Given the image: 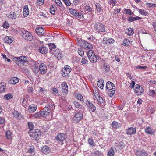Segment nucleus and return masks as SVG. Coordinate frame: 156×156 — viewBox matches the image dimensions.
I'll return each instance as SVG.
<instances>
[{"instance_id": "39448f33", "label": "nucleus", "mask_w": 156, "mask_h": 156, "mask_svg": "<svg viewBox=\"0 0 156 156\" xmlns=\"http://www.w3.org/2000/svg\"><path fill=\"white\" fill-rule=\"evenodd\" d=\"M94 29L98 33L103 32L105 30V25L100 23H96L94 24Z\"/></svg>"}, {"instance_id": "c756f323", "label": "nucleus", "mask_w": 156, "mask_h": 156, "mask_svg": "<svg viewBox=\"0 0 156 156\" xmlns=\"http://www.w3.org/2000/svg\"><path fill=\"white\" fill-rule=\"evenodd\" d=\"M8 17L12 20L15 19L17 17L16 14L14 12H10L9 14H8Z\"/></svg>"}, {"instance_id": "423d86ee", "label": "nucleus", "mask_w": 156, "mask_h": 156, "mask_svg": "<svg viewBox=\"0 0 156 156\" xmlns=\"http://www.w3.org/2000/svg\"><path fill=\"white\" fill-rule=\"evenodd\" d=\"M72 70L71 68L68 65L65 66L64 68L62 69V75L64 77H68Z\"/></svg>"}, {"instance_id": "603ef678", "label": "nucleus", "mask_w": 156, "mask_h": 156, "mask_svg": "<svg viewBox=\"0 0 156 156\" xmlns=\"http://www.w3.org/2000/svg\"><path fill=\"white\" fill-rule=\"evenodd\" d=\"M40 117V114L38 113H36L32 115L31 116V118L32 119H35L38 118H39Z\"/></svg>"}, {"instance_id": "7ed1b4c3", "label": "nucleus", "mask_w": 156, "mask_h": 156, "mask_svg": "<svg viewBox=\"0 0 156 156\" xmlns=\"http://www.w3.org/2000/svg\"><path fill=\"white\" fill-rule=\"evenodd\" d=\"M83 111L82 110H80L78 112L73 118V122L76 123H78L83 119Z\"/></svg>"}, {"instance_id": "ddd939ff", "label": "nucleus", "mask_w": 156, "mask_h": 156, "mask_svg": "<svg viewBox=\"0 0 156 156\" xmlns=\"http://www.w3.org/2000/svg\"><path fill=\"white\" fill-rule=\"evenodd\" d=\"M136 128L133 127L128 128L126 130V133L128 135H134L136 133Z\"/></svg>"}, {"instance_id": "5701e85b", "label": "nucleus", "mask_w": 156, "mask_h": 156, "mask_svg": "<svg viewBox=\"0 0 156 156\" xmlns=\"http://www.w3.org/2000/svg\"><path fill=\"white\" fill-rule=\"evenodd\" d=\"M29 13L28 8L27 5H25L23 9V14L24 17L28 16Z\"/></svg>"}, {"instance_id": "2eb2a0df", "label": "nucleus", "mask_w": 156, "mask_h": 156, "mask_svg": "<svg viewBox=\"0 0 156 156\" xmlns=\"http://www.w3.org/2000/svg\"><path fill=\"white\" fill-rule=\"evenodd\" d=\"M134 90L135 92L138 94V95L140 94L144 91V90L142 88V87L138 84L136 85Z\"/></svg>"}, {"instance_id": "774afa93", "label": "nucleus", "mask_w": 156, "mask_h": 156, "mask_svg": "<svg viewBox=\"0 0 156 156\" xmlns=\"http://www.w3.org/2000/svg\"><path fill=\"white\" fill-rule=\"evenodd\" d=\"M108 43H109V44L110 45L111 44H112L114 43L115 42V40L112 38H110L108 39Z\"/></svg>"}, {"instance_id": "2f4dec72", "label": "nucleus", "mask_w": 156, "mask_h": 156, "mask_svg": "<svg viewBox=\"0 0 156 156\" xmlns=\"http://www.w3.org/2000/svg\"><path fill=\"white\" fill-rule=\"evenodd\" d=\"M41 151L44 154L48 153L50 152V150L48 147L45 145L42 147Z\"/></svg>"}, {"instance_id": "4c0bfd02", "label": "nucleus", "mask_w": 156, "mask_h": 156, "mask_svg": "<svg viewBox=\"0 0 156 156\" xmlns=\"http://www.w3.org/2000/svg\"><path fill=\"white\" fill-rule=\"evenodd\" d=\"M90 61L92 63H95L97 62L98 58L97 56L95 55H92V56L90 57L89 58Z\"/></svg>"}, {"instance_id": "3c124183", "label": "nucleus", "mask_w": 156, "mask_h": 156, "mask_svg": "<svg viewBox=\"0 0 156 156\" xmlns=\"http://www.w3.org/2000/svg\"><path fill=\"white\" fill-rule=\"evenodd\" d=\"M95 6L96 7V9L97 12H100L102 10L100 5L98 3H97L95 5Z\"/></svg>"}, {"instance_id": "5fc2aeb1", "label": "nucleus", "mask_w": 156, "mask_h": 156, "mask_svg": "<svg viewBox=\"0 0 156 156\" xmlns=\"http://www.w3.org/2000/svg\"><path fill=\"white\" fill-rule=\"evenodd\" d=\"M6 136L8 139H10L12 138L11 133V132L8 130L6 132Z\"/></svg>"}, {"instance_id": "8fccbe9b", "label": "nucleus", "mask_w": 156, "mask_h": 156, "mask_svg": "<svg viewBox=\"0 0 156 156\" xmlns=\"http://www.w3.org/2000/svg\"><path fill=\"white\" fill-rule=\"evenodd\" d=\"M76 99L81 101H84V99L83 96L80 94H78L76 96Z\"/></svg>"}, {"instance_id": "a19ab883", "label": "nucleus", "mask_w": 156, "mask_h": 156, "mask_svg": "<svg viewBox=\"0 0 156 156\" xmlns=\"http://www.w3.org/2000/svg\"><path fill=\"white\" fill-rule=\"evenodd\" d=\"M115 145L120 149H122L124 147V143L122 141L120 142L119 143H116Z\"/></svg>"}, {"instance_id": "6e6552de", "label": "nucleus", "mask_w": 156, "mask_h": 156, "mask_svg": "<svg viewBox=\"0 0 156 156\" xmlns=\"http://www.w3.org/2000/svg\"><path fill=\"white\" fill-rule=\"evenodd\" d=\"M55 139L59 143L62 144L63 142L65 140V135L64 133H59L55 137Z\"/></svg>"}, {"instance_id": "f704fd0d", "label": "nucleus", "mask_w": 156, "mask_h": 156, "mask_svg": "<svg viewBox=\"0 0 156 156\" xmlns=\"http://www.w3.org/2000/svg\"><path fill=\"white\" fill-rule=\"evenodd\" d=\"M97 85L98 87L101 89H103L104 85V81L102 79H100L98 81Z\"/></svg>"}, {"instance_id": "e433bc0d", "label": "nucleus", "mask_w": 156, "mask_h": 156, "mask_svg": "<svg viewBox=\"0 0 156 156\" xmlns=\"http://www.w3.org/2000/svg\"><path fill=\"white\" fill-rule=\"evenodd\" d=\"M56 9L57 7L55 5H51L50 8V13L52 15H54Z\"/></svg>"}, {"instance_id": "473e14b6", "label": "nucleus", "mask_w": 156, "mask_h": 156, "mask_svg": "<svg viewBox=\"0 0 156 156\" xmlns=\"http://www.w3.org/2000/svg\"><path fill=\"white\" fill-rule=\"evenodd\" d=\"M6 84L4 82L0 83V92L2 93L5 90Z\"/></svg>"}, {"instance_id": "a878e982", "label": "nucleus", "mask_w": 156, "mask_h": 156, "mask_svg": "<svg viewBox=\"0 0 156 156\" xmlns=\"http://www.w3.org/2000/svg\"><path fill=\"white\" fill-rule=\"evenodd\" d=\"M132 41H130L129 39L126 38L123 41V45L124 46H128L132 44Z\"/></svg>"}, {"instance_id": "0e129e2a", "label": "nucleus", "mask_w": 156, "mask_h": 156, "mask_svg": "<svg viewBox=\"0 0 156 156\" xmlns=\"http://www.w3.org/2000/svg\"><path fill=\"white\" fill-rule=\"evenodd\" d=\"M146 5L149 8L151 7H156V5L155 4H153L151 3H147Z\"/></svg>"}, {"instance_id": "13d9d810", "label": "nucleus", "mask_w": 156, "mask_h": 156, "mask_svg": "<svg viewBox=\"0 0 156 156\" xmlns=\"http://www.w3.org/2000/svg\"><path fill=\"white\" fill-rule=\"evenodd\" d=\"M28 125L30 130H34L33 129L34 125L32 122H28Z\"/></svg>"}, {"instance_id": "393cba45", "label": "nucleus", "mask_w": 156, "mask_h": 156, "mask_svg": "<svg viewBox=\"0 0 156 156\" xmlns=\"http://www.w3.org/2000/svg\"><path fill=\"white\" fill-rule=\"evenodd\" d=\"M19 82V79L16 77H13L10 79L9 81V83L12 84H15Z\"/></svg>"}, {"instance_id": "f8f14e48", "label": "nucleus", "mask_w": 156, "mask_h": 156, "mask_svg": "<svg viewBox=\"0 0 156 156\" xmlns=\"http://www.w3.org/2000/svg\"><path fill=\"white\" fill-rule=\"evenodd\" d=\"M44 102L46 104V105L52 108L55 106L54 102L49 98H45L44 99Z\"/></svg>"}, {"instance_id": "4468645a", "label": "nucleus", "mask_w": 156, "mask_h": 156, "mask_svg": "<svg viewBox=\"0 0 156 156\" xmlns=\"http://www.w3.org/2000/svg\"><path fill=\"white\" fill-rule=\"evenodd\" d=\"M39 70L41 74L44 75L47 72V67L44 63H41L39 67Z\"/></svg>"}, {"instance_id": "4d7b16f0", "label": "nucleus", "mask_w": 156, "mask_h": 156, "mask_svg": "<svg viewBox=\"0 0 156 156\" xmlns=\"http://www.w3.org/2000/svg\"><path fill=\"white\" fill-rule=\"evenodd\" d=\"M65 4V5L67 6H70L71 4L70 1L69 0H62Z\"/></svg>"}, {"instance_id": "de8ad7c7", "label": "nucleus", "mask_w": 156, "mask_h": 156, "mask_svg": "<svg viewBox=\"0 0 156 156\" xmlns=\"http://www.w3.org/2000/svg\"><path fill=\"white\" fill-rule=\"evenodd\" d=\"M95 55L94 52L90 49L87 52V56L88 58L90 57H91L92 55Z\"/></svg>"}, {"instance_id": "c85d7f7f", "label": "nucleus", "mask_w": 156, "mask_h": 156, "mask_svg": "<svg viewBox=\"0 0 156 156\" xmlns=\"http://www.w3.org/2000/svg\"><path fill=\"white\" fill-rule=\"evenodd\" d=\"M37 109V106L35 105H31L28 107V110L30 112H34Z\"/></svg>"}, {"instance_id": "6e6d98bb", "label": "nucleus", "mask_w": 156, "mask_h": 156, "mask_svg": "<svg viewBox=\"0 0 156 156\" xmlns=\"http://www.w3.org/2000/svg\"><path fill=\"white\" fill-rule=\"evenodd\" d=\"M128 34L129 36H131L133 35V34L134 33V31H133V29L131 28H129L128 29Z\"/></svg>"}, {"instance_id": "4be33fe9", "label": "nucleus", "mask_w": 156, "mask_h": 156, "mask_svg": "<svg viewBox=\"0 0 156 156\" xmlns=\"http://www.w3.org/2000/svg\"><path fill=\"white\" fill-rule=\"evenodd\" d=\"M38 51L41 54H46L48 52V49L46 47L43 45H41V47H39Z\"/></svg>"}, {"instance_id": "c9c22d12", "label": "nucleus", "mask_w": 156, "mask_h": 156, "mask_svg": "<svg viewBox=\"0 0 156 156\" xmlns=\"http://www.w3.org/2000/svg\"><path fill=\"white\" fill-rule=\"evenodd\" d=\"M102 67L105 72H108L109 71L110 66L108 64L104 63L103 64Z\"/></svg>"}, {"instance_id": "ea45409f", "label": "nucleus", "mask_w": 156, "mask_h": 156, "mask_svg": "<svg viewBox=\"0 0 156 156\" xmlns=\"http://www.w3.org/2000/svg\"><path fill=\"white\" fill-rule=\"evenodd\" d=\"M108 156H114L115 155V151L111 147L109 150L107 154Z\"/></svg>"}, {"instance_id": "9d476101", "label": "nucleus", "mask_w": 156, "mask_h": 156, "mask_svg": "<svg viewBox=\"0 0 156 156\" xmlns=\"http://www.w3.org/2000/svg\"><path fill=\"white\" fill-rule=\"evenodd\" d=\"M69 11L71 14L78 18H81L82 15V14L78 12L76 9L69 8Z\"/></svg>"}, {"instance_id": "338daca9", "label": "nucleus", "mask_w": 156, "mask_h": 156, "mask_svg": "<svg viewBox=\"0 0 156 156\" xmlns=\"http://www.w3.org/2000/svg\"><path fill=\"white\" fill-rule=\"evenodd\" d=\"M55 2L57 5L59 7H61L62 4L60 0H55Z\"/></svg>"}, {"instance_id": "bb28decb", "label": "nucleus", "mask_w": 156, "mask_h": 156, "mask_svg": "<svg viewBox=\"0 0 156 156\" xmlns=\"http://www.w3.org/2000/svg\"><path fill=\"white\" fill-rule=\"evenodd\" d=\"M13 41V38L12 37L6 36L4 38L5 42L9 44H11Z\"/></svg>"}, {"instance_id": "72a5a7b5", "label": "nucleus", "mask_w": 156, "mask_h": 156, "mask_svg": "<svg viewBox=\"0 0 156 156\" xmlns=\"http://www.w3.org/2000/svg\"><path fill=\"white\" fill-rule=\"evenodd\" d=\"M145 132L146 133L151 135L154 133V131L150 127H147L145 129Z\"/></svg>"}, {"instance_id": "412c9836", "label": "nucleus", "mask_w": 156, "mask_h": 156, "mask_svg": "<svg viewBox=\"0 0 156 156\" xmlns=\"http://www.w3.org/2000/svg\"><path fill=\"white\" fill-rule=\"evenodd\" d=\"M35 31L37 34L39 35H42L44 33V30L41 27L37 28L36 29Z\"/></svg>"}, {"instance_id": "864d4df0", "label": "nucleus", "mask_w": 156, "mask_h": 156, "mask_svg": "<svg viewBox=\"0 0 156 156\" xmlns=\"http://www.w3.org/2000/svg\"><path fill=\"white\" fill-rule=\"evenodd\" d=\"M78 53L79 55L81 56H83L84 54V51L82 48H79L78 51Z\"/></svg>"}, {"instance_id": "a211bd4d", "label": "nucleus", "mask_w": 156, "mask_h": 156, "mask_svg": "<svg viewBox=\"0 0 156 156\" xmlns=\"http://www.w3.org/2000/svg\"><path fill=\"white\" fill-rule=\"evenodd\" d=\"M106 87L107 90H110L111 89H115V86L114 84L110 81H108L106 83Z\"/></svg>"}, {"instance_id": "49530a36", "label": "nucleus", "mask_w": 156, "mask_h": 156, "mask_svg": "<svg viewBox=\"0 0 156 156\" xmlns=\"http://www.w3.org/2000/svg\"><path fill=\"white\" fill-rule=\"evenodd\" d=\"M108 41V39L107 38H104L103 39L102 42L104 45V47L109 45Z\"/></svg>"}, {"instance_id": "20e7f679", "label": "nucleus", "mask_w": 156, "mask_h": 156, "mask_svg": "<svg viewBox=\"0 0 156 156\" xmlns=\"http://www.w3.org/2000/svg\"><path fill=\"white\" fill-rule=\"evenodd\" d=\"M78 45L80 46L83 48L84 49L89 50L93 48V46L91 44H90L85 41H82L81 40H79Z\"/></svg>"}, {"instance_id": "09e8293b", "label": "nucleus", "mask_w": 156, "mask_h": 156, "mask_svg": "<svg viewBox=\"0 0 156 156\" xmlns=\"http://www.w3.org/2000/svg\"><path fill=\"white\" fill-rule=\"evenodd\" d=\"M13 97L12 94L8 93L4 96V98L6 100H9L12 98Z\"/></svg>"}, {"instance_id": "680f3d73", "label": "nucleus", "mask_w": 156, "mask_h": 156, "mask_svg": "<svg viewBox=\"0 0 156 156\" xmlns=\"http://www.w3.org/2000/svg\"><path fill=\"white\" fill-rule=\"evenodd\" d=\"M74 104L75 105V106L77 108H79V109L81 108L82 106L78 102L76 101H74Z\"/></svg>"}, {"instance_id": "a18cd8bd", "label": "nucleus", "mask_w": 156, "mask_h": 156, "mask_svg": "<svg viewBox=\"0 0 156 156\" xmlns=\"http://www.w3.org/2000/svg\"><path fill=\"white\" fill-rule=\"evenodd\" d=\"M115 89H111V90H108V94L109 95V96L110 97H112L113 95L115 94V91L114 90Z\"/></svg>"}, {"instance_id": "052dcab7", "label": "nucleus", "mask_w": 156, "mask_h": 156, "mask_svg": "<svg viewBox=\"0 0 156 156\" xmlns=\"http://www.w3.org/2000/svg\"><path fill=\"white\" fill-rule=\"evenodd\" d=\"M97 99L98 102V104L100 105V104H101L103 102V98L100 96H98V98H97Z\"/></svg>"}, {"instance_id": "b1692460", "label": "nucleus", "mask_w": 156, "mask_h": 156, "mask_svg": "<svg viewBox=\"0 0 156 156\" xmlns=\"http://www.w3.org/2000/svg\"><path fill=\"white\" fill-rule=\"evenodd\" d=\"M56 56L58 58L61 59L62 57V53L58 49L56 50L55 52L53 54Z\"/></svg>"}, {"instance_id": "7c9ffc66", "label": "nucleus", "mask_w": 156, "mask_h": 156, "mask_svg": "<svg viewBox=\"0 0 156 156\" xmlns=\"http://www.w3.org/2000/svg\"><path fill=\"white\" fill-rule=\"evenodd\" d=\"M55 106H54V107H53L52 108H51L50 107L46 105L45 107L43 108V110H44L48 115V114L51 111L53 110Z\"/></svg>"}, {"instance_id": "37998d69", "label": "nucleus", "mask_w": 156, "mask_h": 156, "mask_svg": "<svg viewBox=\"0 0 156 156\" xmlns=\"http://www.w3.org/2000/svg\"><path fill=\"white\" fill-rule=\"evenodd\" d=\"M44 2V0H37L36 3V6H41L43 5Z\"/></svg>"}, {"instance_id": "1a4fd4ad", "label": "nucleus", "mask_w": 156, "mask_h": 156, "mask_svg": "<svg viewBox=\"0 0 156 156\" xmlns=\"http://www.w3.org/2000/svg\"><path fill=\"white\" fill-rule=\"evenodd\" d=\"M37 63V61H34L32 66V70L36 75H38L39 73V68H38V65Z\"/></svg>"}, {"instance_id": "f3484780", "label": "nucleus", "mask_w": 156, "mask_h": 156, "mask_svg": "<svg viewBox=\"0 0 156 156\" xmlns=\"http://www.w3.org/2000/svg\"><path fill=\"white\" fill-rule=\"evenodd\" d=\"M62 88V91L66 94H67L68 93V87L67 84L65 82L62 83L61 84Z\"/></svg>"}, {"instance_id": "f257e3e1", "label": "nucleus", "mask_w": 156, "mask_h": 156, "mask_svg": "<svg viewBox=\"0 0 156 156\" xmlns=\"http://www.w3.org/2000/svg\"><path fill=\"white\" fill-rule=\"evenodd\" d=\"M28 59L27 57L22 56L19 57H15L13 60L18 66H21L24 65V63L28 62Z\"/></svg>"}, {"instance_id": "dca6fc26", "label": "nucleus", "mask_w": 156, "mask_h": 156, "mask_svg": "<svg viewBox=\"0 0 156 156\" xmlns=\"http://www.w3.org/2000/svg\"><path fill=\"white\" fill-rule=\"evenodd\" d=\"M136 156H148V154L145 151L138 149L136 151Z\"/></svg>"}, {"instance_id": "c03bdc74", "label": "nucleus", "mask_w": 156, "mask_h": 156, "mask_svg": "<svg viewBox=\"0 0 156 156\" xmlns=\"http://www.w3.org/2000/svg\"><path fill=\"white\" fill-rule=\"evenodd\" d=\"M88 143L92 147H94L95 146V144L92 138H89L88 140Z\"/></svg>"}, {"instance_id": "69168bd1", "label": "nucleus", "mask_w": 156, "mask_h": 156, "mask_svg": "<svg viewBox=\"0 0 156 156\" xmlns=\"http://www.w3.org/2000/svg\"><path fill=\"white\" fill-rule=\"evenodd\" d=\"M39 113L40 114V116L41 115L43 117H45L46 115H47L44 110L42 111H40Z\"/></svg>"}, {"instance_id": "79ce46f5", "label": "nucleus", "mask_w": 156, "mask_h": 156, "mask_svg": "<svg viewBox=\"0 0 156 156\" xmlns=\"http://www.w3.org/2000/svg\"><path fill=\"white\" fill-rule=\"evenodd\" d=\"M119 124L117 122L115 121L113 122L111 124V126L114 129H116L117 128L119 127Z\"/></svg>"}, {"instance_id": "f03ea898", "label": "nucleus", "mask_w": 156, "mask_h": 156, "mask_svg": "<svg viewBox=\"0 0 156 156\" xmlns=\"http://www.w3.org/2000/svg\"><path fill=\"white\" fill-rule=\"evenodd\" d=\"M28 133L30 136L33 138V140H36L41 135V132L37 129L30 130Z\"/></svg>"}, {"instance_id": "0eeeda50", "label": "nucleus", "mask_w": 156, "mask_h": 156, "mask_svg": "<svg viewBox=\"0 0 156 156\" xmlns=\"http://www.w3.org/2000/svg\"><path fill=\"white\" fill-rule=\"evenodd\" d=\"M22 36L25 39L30 41L33 39L32 35L30 33L27 31L23 30L22 31Z\"/></svg>"}, {"instance_id": "bf43d9fd", "label": "nucleus", "mask_w": 156, "mask_h": 156, "mask_svg": "<svg viewBox=\"0 0 156 156\" xmlns=\"http://www.w3.org/2000/svg\"><path fill=\"white\" fill-rule=\"evenodd\" d=\"M84 9L86 11H88L90 12H91L92 11V9L90 7V6L86 5L84 7Z\"/></svg>"}, {"instance_id": "cd10ccee", "label": "nucleus", "mask_w": 156, "mask_h": 156, "mask_svg": "<svg viewBox=\"0 0 156 156\" xmlns=\"http://www.w3.org/2000/svg\"><path fill=\"white\" fill-rule=\"evenodd\" d=\"M141 19V18L138 16H136L135 17L130 16L128 18L127 20L129 21L133 22L135 20H140Z\"/></svg>"}, {"instance_id": "aec40b11", "label": "nucleus", "mask_w": 156, "mask_h": 156, "mask_svg": "<svg viewBox=\"0 0 156 156\" xmlns=\"http://www.w3.org/2000/svg\"><path fill=\"white\" fill-rule=\"evenodd\" d=\"M12 114L14 117L16 119H21L23 118V116L19 113L17 111L14 110L12 112Z\"/></svg>"}, {"instance_id": "6ab92c4d", "label": "nucleus", "mask_w": 156, "mask_h": 156, "mask_svg": "<svg viewBox=\"0 0 156 156\" xmlns=\"http://www.w3.org/2000/svg\"><path fill=\"white\" fill-rule=\"evenodd\" d=\"M48 45L50 49V53L53 54L56 50V45L54 43H49L48 44Z\"/></svg>"}, {"instance_id": "e2e57ef3", "label": "nucleus", "mask_w": 156, "mask_h": 156, "mask_svg": "<svg viewBox=\"0 0 156 156\" xmlns=\"http://www.w3.org/2000/svg\"><path fill=\"white\" fill-rule=\"evenodd\" d=\"M88 61L87 58L83 57L82 58L81 62L83 64H85Z\"/></svg>"}, {"instance_id": "9b49d317", "label": "nucleus", "mask_w": 156, "mask_h": 156, "mask_svg": "<svg viewBox=\"0 0 156 156\" xmlns=\"http://www.w3.org/2000/svg\"><path fill=\"white\" fill-rule=\"evenodd\" d=\"M86 105L90 112H94L96 110V107L90 101L87 100L85 101Z\"/></svg>"}, {"instance_id": "58836bf2", "label": "nucleus", "mask_w": 156, "mask_h": 156, "mask_svg": "<svg viewBox=\"0 0 156 156\" xmlns=\"http://www.w3.org/2000/svg\"><path fill=\"white\" fill-rule=\"evenodd\" d=\"M138 11L140 14L143 15L145 16H148L149 15V13L145 10L138 9Z\"/></svg>"}]
</instances>
